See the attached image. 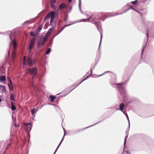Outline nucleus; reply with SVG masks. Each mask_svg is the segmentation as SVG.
<instances>
[{"label": "nucleus", "mask_w": 154, "mask_h": 154, "mask_svg": "<svg viewBox=\"0 0 154 154\" xmlns=\"http://www.w3.org/2000/svg\"><path fill=\"white\" fill-rule=\"evenodd\" d=\"M54 12H51L45 17V20L49 18H51V20H50V23H51L54 18Z\"/></svg>", "instance_id": "nucleus-1"}, {"label": "nucleus", "mask_w": 154, "mask_h": 154, "mask_svg": "<svg viewBox=\"0 0 154 154\" xmlns=\"http://www.w3.org/2000/svg\"><path fill=\"white\" fill-rule=\"evenodd\" d=\"M23 125L26 127V129L27 131H29L31 130L32 127V125L31 123H24Z\"/></svg>", "instance_id": "nucleus-2"}, {"label": "nucleus", "mask_w": 154, "mask_h": 154, "mask_svg": "<svg viewBox=\"0 0 154 154\" xmlns=\"http://www.w3.org/2000/svg\"><path fill=\"white\" fill-rule=\"evenodd\" d=\"M125 115L126 116V117L127 118V119L128 120V130L127 131H126V137H125V138L124 144L125 143V142L126 140V138H127V137H128V131H129V129L130 127V121H129V120L128 117V115L127 114H125Z\"/></svg>", "instance_id": "nucleus-3"}, {"label": "nucleus", "mask_w": 154, "mask_h": 154, "mask_svg": "<svg viewBox=\"0 0 154 154\" xmlns=\"http://www.w3.org/2000/svg\"><path fill=\"white\" fill-rule=\"evenodd\" d=\"M35 38H33L31 39L29 48V50H30L34 45L35 43Z\"/></svg>", "instance_id": "nucleus-4"}, {"label": "nucleus", "mask_w": 154, "mask_h": 154, "mask_svg": "<svg viewBox=\"0 0 154 154\" xmlns=\"http://www.w3.org/2000/svg\"><path fill=\"white\" fill-rule=\"evenodd\" d=\"M28 71L32 74H34V75L37 73V70L36 68H34L32 69H29Z\"/></svg>", "instance_id": "nucleus-5"}, {"label": "nucleus", "mask_w": 154, "mask_h": 154, "mask_svg": "<svg viewBox=\"0 0 154 154\" xmlns=\"http://www.w3.org/2000/svg\"><path fill=\"white\" fill-rule=\"evenodd\" d=\"M63 130H64V135H63L62 139V140H61V141L60 142V143L59 145H58V146L57 147L55 151L54 154H55V153L56 152H57V149H58V148H59V146H60V144H61L63 140V138H64V135H65V130H64V128H63Z\"/></svg>", "instance_id": "nucleus-6"}, {"label": "nucleus", "mask_w": 154, "mask_h": 154, "mask_svg": "<svg viewBox=\"0 0 154 154\" xmlns=\"http://www.w3.org/2000/svg\"><path fill=\"white\" fill-rule=\"evenodd\" d=\"M44 43V42L43 41H39L38 42L37 45L38 47H40L43 45Z\"/></svg>", "instance_id": "nucleus-7"}, {"label": "nucleus", "mask_w": 154, "mask_h": 154, "mask_svg": "<svg viewBox=\"0 0 154 154\" xmlns=\"http://www.w3.org/2000/svg\"><path fill=\"white\" fill-rule=\"evenodd\" d=\"M42 29V27L41 26H40L38 27L37 30L35 31V35H38L40 31Z\"/></svg>", "instance_id": "nucleus-8"}, {"label": "nucleus", "mask_w": 154, "mask_h": 154, "mask_svg": "<svg viewBox=\"0 0 154 154\" xmlns=\"http://www.w3.org/2000/svg\"><path fill=\"white\" fill-rule=\"evenodd\" d=\"M28 63L29 65L31 66L32 65V59L30 58L29 57L28 60Z\"/></svg>", "instance_id": "nucleus-9"}, {"label": "nucleus", "mask_w": 154, "mask_h": 154, "mask_svg": "<svg viewBox=\"0 0 154 154\" xmlns=\"http://www.w3.org/2000/svg\"><path fill=\"white\" fill-rule=\"evenodd\" d=\"M38 111L37 109L33 108L31 109V112L32 115H33L34 113H35Z\"/></svg>", "instance_id": "nucleus-10"}, {"label": "nucleus", "mask_w": 154, "mask_h": 154, "mask_svg": "<svg viewBox=\"0 0 154 154\" xmlns=\"http://www.w3.org/2000/svg\"><path fill=\"white\" fill-rule=\"evenodd\" d=\"M0 90L3 92H5L6 91V89L4 86L0 85Z\"/></svg>", "instance_id": "nucleus-11"}, {"label": "nucleus", "mask_w": 154, "mask_h": 154, "mask_svg": "<svg viewBox=\"0 0 154 154\" xmlns=\"http://www.w3.org/2000/svg\"><path fill=\"white\" fill-rule=\"evenodd\" d=\"M6 80V78L5 76H0V81L3 82L5 81Z\"/></svg>", "instance_id": "nucleus-12"}, {"label": "nucleus", "mask_w": 154, "mask_h": 154, "mask_svg": "<svg viewBox=\"0 0 154 154\" xmlns=\"http://www.w3.org/2000/svg\"><path fill=\"white\" fill-rule=\"evenodd\" d=\"M8 86L9 87V89L11 91L13 90V88L12 86V83H9L8 84Z\"/></svg>", "instance_id": "nucleus-13"}, {"label": "nucleus", "mask_w": 154, "mask_h": 154, "mask_svg": "<svg viewBox=\"0 0 154 154\" xmlns=\"http://www.w3.org/2000/svg\"><path fill=\"white\" fill-rule=\"evenodd\" d=\"M52 30V29H51V28H50L49 29L48 31V32L46 33V35H45L46 36L48 37L49 36V35H50V34L51 33Z\"/></svg>", "instance_id": "nucleus-14"}, {"label": "nucleus", "mask_w": 154, "mask_h": 154, "mask_svg": "<svg viewBox=\"0 0 154 154\" xmlns=\"http://www.w3.org/2000/svg\"><path fill=\"white\" fill-rule=\"evenodd\" d=\"M49 97L51 99V101L52 102L53 100L56 98V97L54 96L51 95Z\"/></svg>", "instance_id": "nucleus-15"}, {"label": "nucleus", "mask_w": 154, "mask_h": 154, "mask_svg": "<svg viewBox=\"0 0 154 154\" xmlns=\"http://www.w3.org/2000/svg\"><path fill=\"white\" fill-rule=\"evenodd\" d=\"M65 7L66 5L64 4H63L59 6V8L60 9H62L63 8H65Z\"/></svg>", "instance_id": "nucleus-16"}, {"label": "nucleus", "mask_w": 154, "mask_h": 154, "mask_svg": "<svg viewBox=\"0 0 154 154\" xmlns=\"http://www.w3.org/2000/svg\"><path fill=\"white\" fill-rule=\"evenodd\" d=\"M10 98H11V100H12V101L14 100V96L13 94H12L11 95V96H10Z\"/></svg>", "instance_id": "nucleus-17"}, {"label": "nucleus", "mask_w": 154, "mask_h": 154, "mask_svg": "<svg viewBox=\"0 0 154 154\" xmlns=\"http://www.w3.org/2000/svg\"><path fill=\"white\" fill-rule=\"evenodd\" d=\"M13 42L14 48H15L16 47V42L14 41H13Z\"/></svg>", "instance_id": "nucleus-18"}, {"label": "nucleus", "mask_w": 154, "mask_h": 154, "mask_svg": "<svg viewBox=\"0 0 154 154\" xmlns=\"http://www.w3.org/2000/svg\"><path fill=\"white\" fill-rule=\"evenodd\" d=\"M131 3L133 5H136L137 3V0H136L134 1H133Z\"/></svg>", "instance_id": "nucleus-19"}, {"label": "nucleus", "mask_w": 154, "mask_h": 154, "mask_svg": "<svg viewBox=\"0 0 154 154\" xmlns=\"http://www.w3.org/2000/svg\"><path fill=\"white\" fill-rule=\"evenodd\" d=\"M51 48H48V49H47V50L46 51V54H48L51 51Z\"/></svg>", "instance_id": "nucleus-20"}, {"label": "nucleus", "mask_w": 154, "mask_h": 154, "mask_svg": "<svg viewBox=\"0 0 154 154\" xmlns=\"http://www.w3.org/2000/svg\"><path fill=\"white\" fill-rule=\"evenodd\" d=\"M30 34L31 36H34L35 35H35V33H34L33 32H30Z\"/></svg>", "instance_id": "nucleus-21"}, {"label": "nucleus", "mask_w": 154, "mask_h": 154, "mask_svg": "<svg viewBox=\"0 0 154 154\" xmlns=\"http://www.w3.org/2000/svg\"><path fill=\"white\" fill-rule=\"evenodd\" d=\"M120 110H121V111H122V112H123L124 114H125V113H124V112L123 111H122V110H123V109H124V106H120Z\"/></svg>", "instance_id": "nucleus-22"}, {"label": "nucleus", "mask_w": 154, "mask_h": 154, "mask_svg": "<svg viewBox=\"0 0 154 154\" xmlns=\"http://www.w3.org/2000/svg\"><path fill=\"white\" fill-rule=\"evenodd\" d=\"M11 109L12 110H15L16 109V106H11Z\"/></svg>", "instance_id": "nucleus-23"}, {"label": "nucleus", "mask_w": 154, "mask_h": 154, "mask_svg": "<svg viewBox=\"0 0 154 154\" xmlns=\"http://www.w3.org/2000/svg\"><path fill=\"white\" fill-rule=\"evenodd\" d=\"M55 1V0H51V4H52V3H54Z\"/></svg>", "instance_id": "nucleus-24"}, {"label": "nucleus", "mask_w": 154, "mask_h": 154, "mask_svg": "<svg viewBox=\"0 0 154 154\" xmlns=\"http://www.w3.org/2000/svg\"><path fill=\"white\" fill-rule=\"evenodd\" d=\"M14 126L16 127H19V125H17L16 124H15L14 125Z\"/></svg>", "instance_id": "nucleus-25"}, {"label": "nucleus", "mask_w": 154, "mask_h": 154, "mask_svg": "<svg viewBox=\"0 0 154 154\" xmlns=\"http://www.w3.org/2000/svg\"><path fill=\"white\" fill-rule=\"evenodd\" d=\"M8 80L9 81V83H12L11 79L10 78L8 77Z\"/></svg>", "instance_id": "nucleus-26"}, {"label": "nucleus", "mask_w": 154, "mask_h": 154, "mask_svg": "<svg viewBox=\"0 0 154 154\" xmlns=\"http://www.w3.org/2000/svg\"><path fill=\"white\" fill-rule=\"evenodd\" d=\"M48 37H47L45 35V37L44 38V41H46Z\"/></svg>", "instance_id": "nucleus-27"}, {"label": "nucleus", "mask_w": 154, "mask_h": 154, "mask_svg": "<svg viewBox=\"0 0 154 154\" xmlns=\"http://www.w3.org/2000/svg\"><path fill=\"white\" fill-rule=\"evenodd\" d=\"M11 106H14V105L13 103V102H11Z\"/></svg>", "instance_id": "nucleus-28"}, {"label": "nucleus", "mask_w": 154, "mask_h": 154, "mask_svg": "<svg viewBox=\"0 0 154 154\" xmlns=\"http://www.w3.org/2000/svg\"><path fill=\"white\" fill-rule=\"evenodd\" d=\"M119 106H124V104L122 103Z\"/></svg>", "instance_id": "nucleus-29"}, {"label": "nucleus", "mask_w": 154, "mask_h": 154, "mask_svg": "<svg viewBox=\"0 0 154 154\" xmlns=\"http://www.w3.org/2000/svg\"><path fill=\"white\" fill-rule=\"evenodd\" d=\"M23 65H25V61L23 60Z\"/></svg>", "instance_id": "nucleus-30"}, {"label": "nucleus", "mask_w": 154, "mask_h": 154, "mask_svg": "<svg viewBox=\"0 0 154 154\" xmlns=\"http://www.w3.org/2000/svg\"><path fill=\"white\" fill-rule=\"evenodd\" d=\"M127 154H130V152H129L128 151H127L126 152Z\"/></svg>", "instance_id": "nucleus-31"}, {"label": "nucleus", "mask_w": 154, "mask_h": 154, "mask_svg": "<svg viewBox=\"0 0 154 154\" xmlns=\"http://www.w3.org/2000/svg\"><path fill=\"white\" fill-rule=\"evenodd\" d=\"M96 124H97V123L95 124H94V125H91V126H89V127H87V128H88V127H90L92 126H93V125H96Z\"/></svg>", "instance_id": "nucleus-32"}, {"label": "nucleus", "mask_w": 154, "mask_h": 154, "mask_svg": "<svg viewBox=\"0 0 154 154\" xmlns=\"http://www.w3.org/2000/svg\"><path fill=\"white\" fill-rule=\"evenodd\" d=\"M51 7L52 8H53V7L54 6L52 4H51Z\"/></svg>", "instance_id": "nucleus-33"}, {"label": "nucleus", "mask_w": 154, "mask_h": 154, "mask_svg": "<svg viewBox=\"0 0 154 154\" xmlns=\"http://www.w3.org/2000/svg\"><path fill=\"white\" fill-rule=\"evenodd\" d=\"M26 60V57L24 56L23 58V60L25 61Z\"/></svg>", "instance_id": "nucleus-34"}, {"label": "nucleus", "mask_w": 154, "mask_h": 154, "mask_svg": "<svg viewBox=\"0 0 154 154\" xmlns=\"http://www.w3.org/2000/svg\"><path fill=\"white\" fill-rule=\"evenodd\" d=\"M143 50H142V55L143 54Z\"/></svg>", "instance_id": "nucleus-35"}, {"label": "nucleus", "mask_w": 154, "mask_h": 154, "mask_svg": "<svg viewBox=\"0 0 154 154\" xmlns=\"http://www.w3.org/2000/svg\"><path fill=\"white\" fill-rule=\"evenodd\" d=\"M68 1L69 2H71V0H68Z\"/></svg>", "instance_id": "nucleus-36"}, {"label": "nucleus", "mask_w": 154, "mask_h": 154, "mask_svg": "<svg viewBox=\"0 0 154 154\" xmlns=\"http://www.w3.org/2000/svg\"><path fill=\"white\" fill-rule=\"evenodd\" d=\"M147 37L148 36V32H147Z\"/></svg>", "instance_id": "nucleus-37"}, {"label": "nucleus", "mask_w": 154, "mask_h": 154, "mask_svg": "<svg viewBox=\"0 0 154 154\" xmlns=\"http://www.w3.org/2000/svg\"><path fill=\"white\" fill-rule=\"evenodd\" d=\"M1 101V99L0 98V102Z\"/></svg>", "instance_id": "nucleus-38"}]
</instances>
